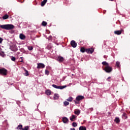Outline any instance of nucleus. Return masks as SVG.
Returning a JSON list of instances; mask_svg holds the SVG:
<instances>
[{"label":"nucleus","instance_id":"1","mask_svg":"<svg viewBox=\"0 0 130 130\" xmlns=\"http://www.w3.org/2000/svg\"><path fill=\"white\" fill-rule=\"evenodd\" d=\"M0 28L4 29V30H13L15 28V26L13 24H3L0 25Z\"/></svg>","mask_w":130,"mask_h":130},{"label":"nucleus","instance_id":"2","mask_svg":"<svg viewBox=\"0 0 130 130\" xmlns=\"http://www.w3.org/2000/svg\"><path fill=\"white\" fill-rule=\"evenodd\" d=\"M0 75L7 76V75H8V70L5 68L0 69Z\"/></svg>","mask_w":130,"mask_h":130},{"label":"nucleus","instance_id":"3","mask_svg":"<svg viewBox=\"0 0 130 130\" xmlns=\"http://www.w3.org/2000/svg\"><path fill=\"white\" fill-rule=\"evenodd\" d=\"M52 86L55 89H59L60 90H62V89H64V88H67V85L63 86H57L55 84H52Z\"/></svg>","mask_w":130,"mask_h":130},{"label":"nucleus","instance_id":"4","mask_svg":"<svg viewBox=\"0 0 130 130\" xmlns=\"http://www.w3.org/2000/svg\"><path fill=\"white\" fill-rule=\"evenodd\" d=\"M105 71L106 73H111V72L112 71V68L109 67V65H108L105 67Z\"/></svg>","mask_w":130,"mask_h":130},{"label":"nucleus","instance_id":"5","mask_svg":"<svg viewBox=\"0 0 130 130\" xmlns=\"http://www.w3.org/2000/svg\"><path fill=\"white\" fill-rule=\"evenodd\" d=\"M10 49L12 50V51H17L18 50V48L17 47V46L13 45L10 47Z\"/></svg>","mask_w":130,"mask_h":130},{"label":"nucleus","instance_id":"6","mask_svg":"<svg viewBox=\"0 0 130 130\" xmlns=\"http://www.w3.org/2000/svg\"><path fill=\"white\" fill-rule=\"evenodd\" d=\"M56 60L59 62H62L64 60V58L61 56H58Z\"/></svg>","mask_w":130,"mask_h":130},{"label":"nucleus","instance_id":"7","mask_svg":"<svg viewBox=\"0 0 130 130\" xmlns=\"http://www.w3.org/2000/svg\"><path fill=\"white\" fill-rule=\"evenodd\" d=\"M37 64V69H44L45 68V65L42 63H39Z\"/></svg>","mask_w":130,"mask_h":130},{"label":"nucleus","instance_id":"8","mask_svg":"<svg viewBox=\"0 0 130 130\" xmlns=\"http://www.w3.org/2000/svg\"><path fill=\"white\" fill-rule=\"evenodd\" d=\"M85 52H87V53L92 54V52H94V49L93 48L86 49Z\"/></svg>","mask_w":130,"mask_h":130},{"label":"nucleus","instance_id":"9","mask_svg":"<svg viewBox=\"0 0 130 130\" xmlns=\"http://www.w3.org/2000/svg\"><path fill=\"white\" fill-rule=\"evenodd\" d=\"M71 45L74 48H76L77 47V43H76V41L73 40L71 42Z\"/></svg>","mask_w":130,"mask_h":130},{"label":"nucleus","instance_id":"10","mask_svg":"<svg viewBox=\"0 0 130 130\" xmlns=\"http://www.w3.org/2000/svg\"><path fill=\"white\" fill-rule=\"evenodd\" d=\"M83 99H84V96L83 95H78L76 98L77 101H81V100H83Z\"/></svg>","mask_w":130,"mask_h":130},{"label":"nucleus","instance_id":"11","mask_svg":"<svg viewBox=\"0 0 130 130\" xmlns=\"http://www.w3.org/2000/svg\"><path fill=\"white\" fill-rule=\"evenodd\" d=\"M62 121H63V123H69V118L64 117L62 119Z\"/></svg>","mask_w":130,"mask_h":130},{"label":"nucleus","instance_id":"12","mask_svg":"<svg viewBox=\"0 0 130 130\" xmlns=\"http://www.w3.org/2000/svg\"><path fill=\"white\" fill-rule=\"evenodd\" d=\"M19 38H20L21 40H25L26 39V36L22 34H20L19 35Z\"/></svg>","mask_w":130,"mask_h":130},{"label":"nucleus","instance_id":"13","mask_svg":"<svg viewBox=\"0 0 130 130\" xmlns=\"http://www.w3.org/2000/svg\"><path fill=\"white\" fill-rule=\"evenodd\" d=\"M76 117H77L76 116L72 115L71 117H70V120L71 121H74V119H75Z\"/></svg>","mask_w":130,"mask_h":130},{"label":"nucleus","instance_id":"14","mask_svg":"<svg viewBox=\"0 0 130 130\" xmlns=\"http://www.w3.org/2000/svg\"><path fill=\"white\" fill-rule=\"evenodd\" d=\"M80 113H81V112L79 110H77L76 109L74 111V113H75V114H76V115H79Z\"/></svg>","mask_w":130,"mask_h":130},{"label":"nucleus","instance_id":"15","mask_svg":"<svg viewBox=\"0 0 130 130\" xmlns=\"http://www.w3.org/2000/svg\"><path fill=\"white\" fill-rule=\"evenodd\" d=\"M79 130H87L86 126H80L79 128Z\"/></svg>","mask_w":130,"mask_h":130},{"label":"nucleus","instance_id":"16","mask_svg":"<svg viewBox=\"0 0 130 130\" xmlns=\"http://www.w3.org/2000/svg\"><path fill=\"white\" fill-rule=\"evenodd\" d=\"M47 3V0H44L43 2L41 3V6L42 7H44L45 5Z\"/></svg>","mask_w":130,"mask_h":130},{"label":"nucleus","instance_id":"17","mask_svg":"<svg viewBox=\"0 0 130 130\" xmlns=\"http://www.w3.org/2000/svg\"><path fill=\"white\" fill-rule=\"evenodd\" d=\"M114 121L116 123H119L120 122V120H119V118L118 117H116Z\"/></svg>","mask_w":130,"mask_h":130},{"label":"nucleus","instance_id":"18","mask_svg":"<svg viewBox=\"0 0 130 130\" xmlns=\"http://www.w3.org/2000/svg\"><path fill=\"white\" fill-rule=\"evenodd\" d=\"M115 34H116L117 35H120L121 34V31L120 30H117L114 31Z\"/></svg>","mask_w":130,"mask_h":130},{"label":"nucleus","instance_id":"19","mask_svg":"<svg viewBox=\"0 0 130 130\" xmlns=\"http://www.w3.org/2000/svg\"><path fill=\"white\" fill-rule=\"evenodd\" d=\"M46 94L48 95L49 96V95L51 94V91L48 90L46 91Z\"/></svg>","mask_w":130,"mask_h":130},{"label":"nucleus","instance_id":"20","mask_svg":"<svg viewBox=\"0 0 130 130\" xmlns=\"http://www.w3.org/2000/svg\"><path fill=\"white\" fill-rule=\"evenodd\" d=\"M8 18H9V15H8L7 14L5 15L3 17V20H7V19H8Z\"/></svg>","mask_w":130,"mask_h":130},{"label":"nucleus","instance_id":"21","mask_svg":"<svg viewBox=\"0 0 130 130\" xmlns=\"http://www.w3.org/2000/svg\"><path fill=\"white\" fill-rule=\"evenodd\" d=\"M67 101H69V102H72V101H73V97H69L68 99H67Z\"/></svg>","mask_w":130,"mask_h":130},{"label":"nucleus","instance_id":"22","mask_svg":"<svg viewBox=\"0 0 130 130\" xmlns=\"http://www.w3.org/2000/svg\"><path fill=\"white\" fill-rule=\"evenodd\" d=\"M59 96H58V94L57 93H55L54 94V99L56 100V99H58Z\"/></svg>","mask_w":130,"mask_h":130},{"label":"nucleus","instance_id":"23","mask_svg":"<svg viewBox=\"0 0 130 130\" xmlns=\"http://www.w3.org/2000/svg\"><path fill=\"white\" fill-rule=\"evenodd\" d=\"M63 104H64V106H68V105H69V104H70V103H69V102H68V101H64Z\"/></svg>","mask_w":130,"mask_h":130},{"label":"nucleus","instance_id":"24","mask_svg":"<svg viewBox=\"0 0 130 130\" xmlns=\"http://www.w3.org/2000/svg\"><path fill=\"white\" fill-rule=\"evenodd\" d=\"M25 73L24 74V76H26V77L29 76V72H28V71L25 70H24Z\"/></svg>","mask_w":130,"mask_h":130},{"label":"nucleus","instance_id":"25","mask_svg":"<svg viewBox=\"0 0 130 130\" xmlns=\"http://www.w3.org/2000/svg\"><path fill=\"white\" fill-rule=\"evenodd\" d=\"M80 51H81V52L84 53V52H85V51H86V49H85V48H84V47H82L80 49Z\"/></svg>","mask_w":130,"mask_h":130},{"label":"nucleus","instance_id":"26","mask_svg":"<svg viewBox=\"0 0 130 130\" xmlns=\"http://www.w3.org/2000/svg\"><path fill=\"white\" fill-rule=\"evenodd\" d=\"M102 64H103V66H106V67H107V66H109L108 64V63H107L106 61H103L102 62Z\"/></svg>","mask_w":130,"mask_h":130},{"label":"nucleus","instance_id":"27","mask_svg":"<svg viewBox=\"0 0 130 130\" xmlns=\"http://www.w3.org/2000/svg\"><path fill=\"white\" fill-rule=\"evenodd\" d=\"M116 66L118 67L119 68L120 67V62L119 61H117L116 62Z\"/></svg>","mask_w":130,"mask_h":130},{"label":"nucleus","instance_id":"28","mask_svg":"<svg viewBox=\"0 0 130 130\" xmlns=\"http://www.w3.org/2000/svg\"><path fill=\"white\" fill-rule=\"evenodd\" d=\"M23 127V126L22 125H19L18 126H17V128L18 129H22Z\"/></svg>","mask_w":130,"mask_h":130},{"label":"nucleus","instance_id":"29","mask_svg":"<svg viewBox=\"0 0 130 130\" xmlns=\"http://www.w3.org/2000/svg\"><path fill=\"white\" fill-rule=\"evenodd\" d=\"M45 75H46L47 76H48V75H49V71H48V70H46L45 71Z\"/></svg>","mask_w":130,"mask_h":130},{"label":"nucleus","instance_id":"30","mask_svg":"<svg viewBox=\"0 0 130 130\" xmlns=\"http://www.w3.org/2000/svg\"><path fill=\"white\" fill-rule=\"evenodd\" d=\"M27 48H28V50H29V51L33 50L32 46H28Z\"/></svg>","mask_w":130,"mask_h":130},{"label":"nucleus","instance_id":"31","mask_svg":"<svg viewBox=\"0 0 130 130\" xmlns=\"http://www.w3.org/2000/svg\"><path fill=\"white\" fill-rule=\"evenodd\" d=\"M42 25L43 26H46V25H47V23L45 21H43L42 23Z\"/></svg>","mask_w":130,"mask_h":130},{"label":"nucleus","instance_id":"32","mask_svg":"<svg viewBox=\"0 0 130 130\" xmlns=\"http://www.w3.org/2000/svg\"><path fill=\"white\" fill-rule=\"evenodd\" d=\"M72 125L73 126H74V127H76V126H77L78 125L77 124V123L76 122H73L72 123Z\"/></svg>","mask_w":130,"mask_h":130},{"label":"nucleus","instance_id":"33","mask_svg":"<svg viewBox=\"0 0 130 130\" xmlns=\"http://www.w3.org/2000/svg\"><path fill=\"white\" fill-rule=\"evenodd\" d=\"M11 60H12V61H15L16 60V57H15L14 56H12L11 57Z\"/></svg>","mask_w":130,"mask_h":130},{"label":"nucleus","instance_id":"34","mask_svg":"<svg viewBox=\"0 0 130 130\" xmlns=\"http://www.w3.org/2000/svg\"><path fill=\"white\" fill-rule=\"evenodd\" d=\"M22 130H29V126H25L24 128H22Z\"/></svg>","mask_w":130,"mask_h":130},{"label":"nucleus","instance_id":"35","mask_svg":"<svg viewBox=\"0 0 130 130\" xmlns=\"http://www.w3.org/2000/svg\"><path fill=\"white\" fill-rule=\"evenodd\" d=\"M3 38H0V44L2 43L3 42Z\"/></svg>","mask_w":130,"mask_h":130},{"label":"nucleus","instance_id":"36","mask_svg":"<svg viewBox=\"0 0 130 130\" xmlns=\"http://www.w3.org/2000/svg\"><path fill=\"white\" fill-rule=\"evenodd\" d=\"M74 102H75V104H79V102H78L77 101H74Z\"/></svg>","mask_w":130,"mask_h":130},{"label":"nucleus","instance_id":"37","mask_svg":"<svg viewBox=\"0 0 130 130\" xmlns=\"http://www.w3.org/2000/svg\"><path fill=\"white\" fill-rule=\"evenodd\" d=\"M20 58H21V62H23V57H21Z\"/></svg>","mask_w":130,"mask_h":130},{"label":"nucleus","instance_id":"38","mask_svg":"<svg viewBox=\"0 0 130 130\" xmlns=\"http://www.w3.org/2000/svg\"><path fill=\"white\" fill-rule=\"evenodd\" d=\"M70 130H76V129L75 128H70Z\"/></svg>","mask_w":130,"mask_h":130},{"label":"nucleus","instance_id":"39","mask_svg":"<svg viewBox=\"0 0 130 130\" xmlns=\"http://www.w3.org/2000/svg\"><path fill=\"white\" fill-rule=\"evenodd\" d=\"M122 115H123V116H125L126 114H125V113H123Z\"/></svg>","mask_w":130,"mask_h":130},{"label":"nucleus","instance_id":"40","mask_svg":"<svg viewBox=\"0 0 130 130\" xmlns=\"http://www.w3.org/2000/svg\"><path fill=\"white\" fill-rule=\"evenodd\" d=\"M110 78H111L110 77H109L108 78V79L109 80V79H110Z\"/></svg>","mask_w":130,"mask_h":130},{"label":"nucleus","instance_id":"41","mask_svg":"<svg viewBox=\"0 0 130 130\" xmlns=\"http://www.w3.org/2000/svg\"><path fill=\"white\" fill-rule=\"evenodd\" d=\"M2 56H4V55H3V54H2Z\"/></svg>","mask_w":130,"mask_h":130},{"label":"nucleus","instance_id":"42","mask_svg":"<svg viewBox=\"0 0 130 130\" xmlns=\"http://www.w3.org/2000/svg\"><path fill=\"white\" fill-rule=\"evenodd\" d=\"M2 56H4V55H3V54H2Z\"/></svg>","mask_w":130,"mask_h":130},{"label":"nucleus","instance_id":"43","mask_svg":"<svg viewBox=\"0 0 130 130\" xmlns=\"http://www.w3.org/2000/svg\"><path fill=\"white\" fill-rule=\"evenodd\" d=\"M109 1H113V0H109Z\"/></svg>","mask_w":130,"mask_h":130}]
</instances>
